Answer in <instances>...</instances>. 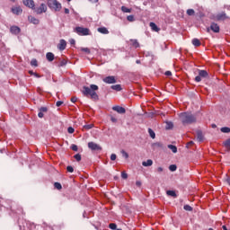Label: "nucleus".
Instances as JSON below:
<instances>
[{"mask_svg":"<svg viewBox=\"0 0 230 230\" xmlns=\"http://www.w3.org/2000/svg\"><path fill=\"white\" fill-rule=\"evenodd\" d=\"M96 91H98V85L91 84L90 87L84 86L82 93L84 96H90L91 100H94V102H98V100H100V97L98 96V93H96Z\"/></svg>","mask_w":230,"mask_h":230,"instance_id":"1","label":"nucleus"},{"mask_svg":"<svg viewBox=\"0 0 230 230\" xmlns=\"http://www.w3.org/2000/svg\"><path fill=\"white\" fill-rule=\"evenodd\" d=\"M179 118L182 125H191L197 121V118L190 112H181L179 114Z\"/></svg>","mask_w":230,"mask_h":230,"instance_id":"2","label":"nucleus"},{"mask_svg":"<svg viewBox=\"0 0 230 230\" xmlns=\"http://www.w3.org/2000/svg\"><path fill=\"white\" fill-rule=\"evenodd\" d=\"M32 11L37 15H41V13H46V12H48V5H46V4H44V3H42L40 4V6L36 7L34 4V6L32 7Z\"/></svg>","mask_w":230,"mask_h":230,"instance_id":"3","label":"nucleus"},{"mask_svg":"<svg viewBox=\"0 0 230 230\" xmlns=\"http://www.w3.org/2000/svg\"><path fill=\"white\" fill-rule=\"evenodd\" d=\"M48 6L56 12H60L62 9V4L57 0H48Z\"/></svg>","mask_w":230,"mask_h":230,"instance_id":"4","label":"nucleus"},{"mask_svg":"<svg viewBox=\"0 0 230 230\" xmlns=\"http://www.w3.org/2000/svg\"><path fill=\"white\" fill-rule=\"evenodd\" d=\"M75 31L78 35H82V36H87V35H90L91 33V31L88 28H84V27H76L75 29Z\"/></svg>","mask_w":230,"mask_h":230,"instance_id":"5","label":"nucleus"},{"mask_svg":"<svg viewBox=\"0 0 230 230\" xmlns=\"http://www.w3.org/2000/svg\"><path fill=\"white\" fill-rule=\"evenodd\" d=\"M212 19L214 21H226V19H229V16H227L226 12H221L214 15Z\"/></svg>","mask_w":230,"mask_h":230,"instance_id":"6","label":"nucleus"},{"mask_svg":"<svg viewBox=\"0 0 230 230\" xmlns=\"http://www.w3.org/2000/svg\"><path fill=\"white\" fill-rule=\"evenodd\" d=\"M88 148L92 150L93 152H102V146L94 143V142H89L88 143Z\"/></svg>","mask_w":230,"mask_h":230,"instance_id":"7","label":"nucleus"},{"mask_svg":"<svg viewBox=\"0 0 230 230\" xmlns=\"http://www.w3.org/2000/svg\"><path fill=\"white\" fill-rule=\"evenodd\" d=\"M102 82H104V84H116V77L114 75H109L106 76L102 79Z\"/></svg>","mask_w":230,"mask_h":230,"instance_id":"8","label":"nucleus"},{"mask_svg":"<svg viewBox=\"0 0 230 230\" xmlns=\"http://www.w3.org/2000/svg\"><path fill=\"white\" fill-rule=\"evenodd\" d=\"M210 30L214 31V33H219L220 32V26L218 24L212 22L210 24ZM207 31H209V28L207 29Z\"/></svg>","mask_w":230,"mask_h":230,"instance_id":"9","label":"nucleus"},{"mask_svg":"<svg viewBox=\"0 0 230 230\" xmlns=\"http://www.w3.org/2000/svg\"><path fill=\"white\" fill-rule=\"evenodd\" d=\"M24 6L27 8H31L32 10L33 6H35V2L33 0H22Z\"/></svg>","mask_w":230,"mask_h":230,"instance_id":"10","label":"nucleus"},{"mask_svg":"<svg viewBox=\"0 0 230 230\" xmlns=\"http://www.w3.org/2000/svg\"><path fill=\"white\" fill-rule=\"evenodd\" d=\"M112 111H115V112H118L119 114H125V112H127V110L121 106H113Z\"/></svg>","mask_w":230,"mask_h":230,"instance_id":"11","label":"nucleus"},{"mask_svg":"<svg viewBox=\"0 0 230 230\" xmlns=\"http://www.w3.org/2000/svg\"><path fill=\"white\" fill-rule=\"evenodd\" d=\"M67 46V42H66L65 40H60L59 44L58 45V48L60 51H64Z\"/></svg>","mask_w":230,"mask_h":230,"instance_id":"12","label":"nucleus"},{"mask_svg":"<svg viewBox=\"0 0 230 230\" xmlns=\"http://www.w3.org/2000/svg\"><path fill=\"white\" fill-rule=\"evenodd\" d=\"M28 21L29 22H31V24H40V21L37 18H35L34 16L29 15L28 16Z\"/></svg>","mask_w":230,"mask_h":230,"instance_id":"13","label":"nucleus"},{"mask_svg":"<svg viewBox=\"0 0 230 230\" xmlns=\"http://www.w3.org/2000/svg\"><path fill=\"white\" fill-rule=\"evenodd\" d=\"M11 10L14 15H21L22 13V8L21 6L13 7Z\"/></svg>","mask_w":230,"mask_h":230,"instance_id":"14","label":"nucleus"},{"mask_svg":"<svg viewBox=\"0 0 230 230\" xmlns=\"http://www.w3.org/2000/svg\"><path fill=\"white\" fill-rule=\"evenodd\" d=\"M10 31L13 35H19V33H21V28H19L18 26H12L10 28Z\"/></svg>","mask_w":230,"mask_h":230,"instance_id":"15","label":"nucleus"},{"mask_svg":"<svg viewBox=\"0 0 230 230\" xmlns=\"http://www.w3.org/2000/svg\"><path fill=\"white\" fill-rule=\"evenodd\" d=\"M48 112V107H41L39 109L38 117L44 118V113Z\"/></svg>","mask_w":230,"mask_h":230,"instance_id":"16","label":"nucleus"},{"mask_svg":"<svg viewBox=\"0 0 230 230\" xmlns=\"http://www.w3.org/2000/svg\"><path fill=\"white\" fill-rule=\"evenodd\" d=\"M97 31H99V33H102V35H109V30L107 29V27H99L97 29Z\"/></svg>","mask_w":230,"mask_h":230,"instance_id":"17","label":"nucleus"},{"mask_svg":"<svg viewBox=\"0 0 230 230\" xmlns=\"http://www.w3.org/2000/svg\"><path fill=\"white\" fill-rule=\"evenodd\" d=\"M197 139L199 143L204 141V135L202 134V130H197Z\"/></svg>","mask_w":230,"mask_h":230,"instance_id":"18","label":"nucleus"},{"mask_svg":"<svg viewBox=\"0 0 230 230\" xmlns=\"http://www.w3.org/2000/svg\"><path fill=\"white\" fill-rule=\"evenodd\" d=\"M46 58H47V60H49V62H53V60H55V54H53L51 52H48L46 54Z\"/></svg>","mask_w":230,"mask_h":230,"instance_id":"19","label":"nucleus"},{"mask_svg":"<svg viewBox=\"0 0 230 230\" xmlns=\"http://www.w3.org/2000/svg\"><path fill=\"white\" fill-rule=\"evenodd\" d=\"M149 26H150L151 30H153V31H161V29H159V27H157V25L154 22H151L149 23Z\"/></svg>","mask_w":230,"mask_h":230,"instance_id":"20","label":"nucleus"},{"mask_svg":"<svg viewBox=\"0 0 230 230\" xmlns=\"http://www.w3.org/2000/svg\"><path fill=\"white\" fill-rule=\"evenodd\" d=\"M199 75L201 78H208V71H206V70H199Z\"/></svg>","mask_w":230,"mask_h":230,"instance_id":"21","label":"nucleus"},{"mask_svg":"<svg viewBox=\"0 0 230 230\" xmlns=\"http://www.w3.org/2000/svg\"><path fill=\"white\" fill-rule=\"evenodd\" d=\"M154 164V161L152 159H148L146 162L142 163V166H152Z\"/></svg>","mask_w":230,"mask_h":230,"instance_id":"22","label":"nucleus"},{"mask_svg":"<svg viewBox=\"0 0 230 230\" xmlns=\"http://www.w3.org/2000/svg\"><path fill=\"white\" fill-rule=\"evenodd\" d=\"M192 44H193V46H195L196 48H199V46H200V40H199V39H197V38H195V39H193L192 40Z\"/></svg>","mask_w":230,"mask_h":230,"instance_id":"23","label":"nucleus"},{"mask_svg":"<svg viewBox=\"0 0 230 230\" xmlns=\"http://www.w3.org/2000/svg\"><path fill=\"white\" fill-rule=\"evenodd\" d=\"M111 89H112L113 91H121V84H114L111 86Z\"/></svg>","mask_w":230,"mask_h":230,"instance_id":"24","label":"nucleus"},{"mask_svg":"<svg viewBox=\"0 0 230 230\" xmlns=\"http://www.w3.org/2000/svg\"><path fill=\"white\" fill-rule=\"evenodd\" d=\"M153 148H163V143L155 142L152 144Z\"/></svg>","mask_w":230,"mask_h":230,"instance_id":"25","label":"nucleus"},{"mask_svg":"<svg viewBox=\"0 0 230 230\" xmlns=\"http://www.w3.org/2000/svg\"><path fill=\"white\" fill-rule=\"evenodd\" d=\"M168 148L170 150H172V154H177V146H173V145H169Z\"/></svg>","mask_w":230,"mask_h":230,"instance_id":"26","label":"nucleus"},{"mask_svg":"<svg viewBox=\"0 0 230 230\" xmlns=\"http://www.w3.org/2000/svg\"><path fill=\"white\" fill-rule=\"evenodd\" d=\"M148 134L152 139H155V132H154L152 128H148Z\"/></svg>","mask_w":230,"mask_h":230,"instance_id":"27","label":"nucleus"},{"mask_svg":"<svg viewBox=\"0 0 230 230\" xmlns=\"http://www.w3.org/2000/svg\"><path fill=\"white\" fill-rule=\"evenodd\" d=\"M225 147L226 150H230V138H228L227 140H226L224 142Z\"/></svg>","mask_w":230,"mask_h":230,"instance_id":"28","label":"nucleus"},{"mask_svg":"<svg viewBox=\"0 0 230 230\" xmlns=\"http://www.w3.org/2000/svg\"><path fill=\"white\" fill-rule=\"evenodd\" d=\"M221 132H223V134H229L230 132V128H227V127H224V128H221Z\"/></svg>","mask_w":230,"mask_h":230,"instance_id":"29","label":"nucleus"},{"mask_svg":"<svg viewBox=\"0 0 230 230\" xmlns=\"http://www.w3.org/2000/svg\"><path fill=\"white\" fill-rule=\"evenodd\" d=\"M121 10H122V12H124V13H130L132 12V9H128L126 6H122Z\"/></svg>","mask_w":230,"mask_h":230,"instance_id":"30","label":"nucleus"},{"mask_svg":"<svg viewBox=\"0 0 230 230\" xmlns=\"http://www.w3.org/2000/svg\"><path fill=\"white\" fill-rule=\"evenodd\" d=\"M166 193H167V195H169V197H177L175 190H167Z\"/></svg>","mask_w":230,"mask_h":230,"instance_id":"31","label":"nucleus"},{"mask_svg":"<svg viewBox=\"0 0 230 230\" xmlns=\"http://www.w3.org/2000/svg\"><path fill=\"white\" fill-rule=\"evenodd\" d=\"M132 42V46H134V48H139V42H137V40H130Z\"/></svg>","mask_w":230,"mask_h":230,"instance_id":"32","label":"nucleus"},{"mask_svg":"<svg viewBox=\"0 0 230 230\" xmlns=\"http://www.w3.org/2000/svg\"><path fill=\"white\" fill-rule=\"evenodd\" d=\"M94 128V124H87L84 126V128H85V130H91V128Z\"/></svg>","mask_w":230,"mask_h":230,"instance_id":"33","label":"nucleus"},{"mask_svg":"<svg viewBox=\"0 0 230 230\" xmlns=\"http://www.w3.org/2000/svg\"><path fill=\"white\" fill-rule=\"evenodd\" d=\"M67 65V60L62 59L58 65V67H64V66Z\"/></svg>","mask_w":230,"mask_h":230,"instance_id":"34","label":"nucleus"},{"mask_svg":"<svg viewBox=\"0 0 230 230\" xmlns=\"http://www.w3.org/2000/svg\"><path fill=\"white\" fill-rule=\"evenodd\" d=\"M31 66H34V67H37L39 66V63L37 61V59H31Z\"/></svg>","mask_w":230,"mask_h":230,"instance_id":"35","label":"nucleus"},{"mask_svg":"<svg viewBox=\"0 0 230 230\" xmlns=\"http://www.w3.org/2000/svg\"><path fill=\"white\" fill-rule=\"evenodd\" d=\"M183 209H185V211H193V208L190 205H184Z\"/></svg>","mask_w":230,"mask_h":230,"instance_id":"36","label":"nucleus"},{"mask_svg":"<svg viewBox=\"0 0 230 230\" xmlns=\"http://www.w3.org/2000/svg\"><path fill=\"white\" fill-rule=\"evenodd\" d=\"M187 15H190V16L195 15V10H193V9H188V10H187Z\"/></svg>","mask_w":230,"mask_h":230,"instance_id":"37","label":"nucleus"},{"mask_svg":"<svg viewBox=\"0 0 230 230\" xmlns=\"http://www.w3.org/2000/svg\"><path fill=\"white\" fill-rule=\"evenodd\" d=\"M54 188H56V190H61L62 189V184H60V182H55L54 183Z\"/></svg>","mask_w":230,"mask_h":230,"instance_id":"38","label":"nucleus"},{"mask_svg":"<svg viewBox=\"0 0 230 230\" xmlns=\"http://www.w3.org/2000/svg\"><path fill=\"white\" fill-rule=\"evenodd\" d=\"M172 128H173V123H172V122H167V123H166V129H167V130H170V129H172Z\"/></svg>","mask_w":230,"mask_h":230,"instance_id":"39","label":"nucleus"},{"mask_svg":"<svg viewBox=\"0 0 230 230\" xmlns=\"http://www.w3.org/2000/svg\"><path fill=\"white\" fill-rule=\"evenodd\" d=\"M170 172H175L177 170V165L172 164L169 166Z\"/></svg>","mask_w":230,"mask_h":230,"instance_id":"40","label":"nucleus"},{"mask_svg":"<svg viewBox=\"0 0 230 230\" xmlns=\"http://www.w3.org/2000/svg\"><path fill=\"white\" fill-rule=\"evenodd\" d=\"M81 51H84V53H87V55L91 53V49H89V48H81Z\"/></svg>","mask_w":230,"mask_h":230,"instance_id":"41","label":"nucleus"},{"mask_svg":"<svg viewBox=\"0 0 230 230\" xmlns=\"http://www.w3.org/2000/svg\"><path fill=\"white\" fill-rule=\"evenodd\" d=\"M74 158L77 161L80 162L82 161V155L80 154H76Z\"/></svg>","mask_w":230,"mask_h":230,"instance_id":"42","label":"nucleus"},{"mask_svg":"<svg viewBox=\"0 0 230 230\" xmlns=\"http://www.w3.org/2000/svg\"><path fill=\"white\" fill-rule=\"evenodd\" d=\"M127 19H128V21L129 22H134L136 21V19L134 18V15H128V16L127 17Z\"/></svg>","mask_w":230,"mask_h":230,"instance_id":"43","label":"nucleus"},{"mask_svg":"<svg viewBox=\"0 0 230 230\" xmlns=\"http://www.w3.org/2000/svg\"><path fill=\"white\" fill-rule=\"evenodd\" d=\"M66 171H67L69 173H73V172H75V169L73 168V166L68 165V166L66 167Z\"/></svg>","mask_w":230,"mask_h":230,"instance_id":"44","label":"nucleus"},{"mask_svg":"<svg viewBox=\"0 0 230 230\" xmlns=\"http://www.w3.org/2000/svg\"><path fill=\"white\" fill-rule=\"evenodd\" d=\"M109 227H110V229L116 230V227H118V226L114 223H111L109 225Z\"/></svg>","mask_w":230,"mask_h":230,"instance_id":"45","label":"nucleus"},{"mask_svg":"<svg viewBox=\"0 0 230 230\" xmlns=\"http://www.w3.org/2000/svg\"><path fill=\"white\" fill-rule=\"evenodd\" d=\"M121 154L125 157V159H128V153H127L125 150H122Z\"/></svg>","mask_w":230,"mask_h":230,"instance_id":"46","label":"nucleus"},{"mask_svg":"<svg viewBox=\"0 0 230 230\" xmlns=\"http://www.w3.org/2000/svg\"><path fill=\"white\" fill-rule=\"evenodd\" d=\"M67 132H68V134H74L75 133V128L73 127H69L67 128Z\"/></svg>","mask_w":230,"mask_h":230,"instance_id":"47","label":"nucleus"},{"mask_svg":"<svg viewBox=\"0 0 230 230\" xmlns=\"http://www.w3.org/2000/svg\"><path fill=\"white\" fill-rule=\"evenodd\" d=\"M71 148H72V150H73L74 152H78V146H76V145H72Z\"/></svg>","mask_w":230,"mask_h":230,"instance_id":"48","label":"nucleus"},{"mask_svg":"<svg viewBox=\"0 0 230 230\" xmlns=\"http://www.w3.org/2000/svg\"><path fill=\"white\" fill-rule=\"evenodd\" d=\"M157 173H163L164 172V169L163 167H158L156 169Z\"/></svg>","mask_w":230,"mask_h":230,"instance_id":"49","label":"nucleus"},{"mask_svg":"<svg viewBox=\"0 0 230 230\" xmlns=\"http://www.w3.org/2000/svg\"><path fill=\"white\" fill-rule=\"evenodd\" d=\"M121 177L123 179H128V174H127V172H121Z\"/></svg>","mask_w":230,"mask_h":230,"instance_id":"50","label":"nucleus"},{"mask_svg":"<svg viewBox=\"0 0 230 230\" xmlns=\"http://www.w3.org/2000/svg\"><path fill=\"white\" fill-rule=\"evenodd\" d=\"M195 82H202V77L199 75L195 77Z\"/></svg>","mask_w":230,"mask_h":230,"instance_id":"51","label":"nucleus"},{"mask_svg":"<svg viewBox=\"0 0 230 230\" xmlns=\"http://www.w3.org/2000/svg\"><path fill=\"white\" fill-rule=\"evenodd\" d=\"M116 158H117L116 154H111V161H116Z\"/></svg>","mask_w":230,"mask_h":230,"instance_id":"52","label":"nucleus"},{"mask_svg":"<svg viewBox=\"0 0 230 230\" xmlns=\"http://www.w3.org/2000/svg\"><path fill=\"white\" fill-rule=\"evenodd\" d=\"M111 121H112V123H117L118 122V119L115 117H111Z\"/></svg>","mask_w":230,"mask_h":230,"instance_id":"53","label":"nucleus"},{"mask_svg":"<svg viewBox=\"0 0 230 230\" xmlns=\"http://www.w3.org/2000/svg\"><path fill=\"white\" fill-rule=\"evenodd\" d=\"M63 103H64V102H62V101H58V102H56V105H57V107H60Z\"/></svg>","mask_w":230,"mask_h":230,"instance_id":"54","label":"nucleus"},{"mask_svg":"<svg viewBox=\"0 0 230 230\" xmlns=\"http://www.w3.org/2000/svg\"><path fill=\"white\" fill-rule=\"evenodd\" d=\"M77 101H78V98H76V97H72L71 98L72 103H76Z\"/></svg>","mask_w":230,"mask_h":230,"instance_id":"55","label":"nucleus"},{"mask_svg":"<svg viewBox=\"0 0 230 230\" xmlns=\"http://www.w3.org/2000/svg\"><path fill=\"white\" fill-rule=\"evenodd\" d=\"M69 42H70V44H71L72 46H75V44L76 41H75L74 39H71V40H69Z\"/></svg>","mask_w":230,"mask_h":230,"instance_id":"56","label":"nucleus"},{"mask_svg":"<svg viewBox=\"0 0 230 230\" xmlns=\"http://www.w3.org/2000/svg\"><path fill=\"white\" fill-rule=\"evenodd\" d=\"M165 76H172V72L171 71H166L165 72Z\"/></svg>","mask_w":230,"mask_h":230,"instance_id":"57","label":"nucleus"},{"mask_svg":"<svg viewBox=\"0 0 230 230\" xmlns=\"http://www.w3.org/2000/svg\"><path fill=\"white\" fill-rule=\"evenodd\" d=\"M36 78H40V75H39L38 73H34V75Z\"/></svg>","mask_w":230,"mask_h":230,"instance_id":"58","label":"nucleus"},{"mask_svg":"<svg viewBox=\"0 0 230 230\" xmlns=\"http://www.w3.org/2000/svg\"><path fill=\"white\" fill-rule=\"evenodd\" d=\"M90 3H98L100 0H88Z\"/></svg>","mask_w":230,"mask_h":230,"instance_id":"59","label":"nucleus"},{"mask_svg":"<svg viewBox=\"0 0 230 230\" xmlns=\"http://www.w3.org/2000/svg\"><path fill=\"white\" fill-rule=\"evenodd\" d=\"M191 145H193V141H190V142L187 144V146H191Z\"/></svg>","mask_w":230,"mask_h":230,"instance_id":"60","label":"nucleus"},{"mask_svg":"<svg viewBox=\"0 0 230 230\" xmlns=\"http://www.w3.org/2000/svg\"><path fill=\"white\" fill-rule=\"evenodd\" d=\"M29 75H35V72H34L33 70H30V71H29Z\"/></svg>","mask_w":230,"mask_h":230,"instance_id":"61","label":"nucleus"},{"mask_svg":"<svg viewBox=\"0 0 230 230\" xmlns=\"http://www.w3.org/2000/svg\"><path fill=\"white\" fill-rule=\"evenodd\" d=\"M65 13H69V9H67V8H65Z\"/></svg>","mask_w":230,"mask_h":230,"instance_id":"62","label":"nucleus"},{"mask_svg":"<svg viewBox=\"0 0 230 230\" xmlns=\"http://www.w3.org/2000/svg\"><path fill=\"white\" fill-rule=\"evenodd\" d=\"M136 184H137V186H141V181H137Z\"/></svg>","mask_w":230,"mask_h":230,"instance_id":"63","label":"nucleus"},{"mask_svg":"<svg viewBox=\"0 0 230 230\" xmlns=\"http://www.w3.org/2000/svg\"><path fill=\"white\" fill-rule=\"evenodd\" d=\"M136 64H141V61L139 59H137Z\"/></svg>","mask_w":230,"mask_h":230,"instance_id":"64","label":"nucleus"}]
</instances>
